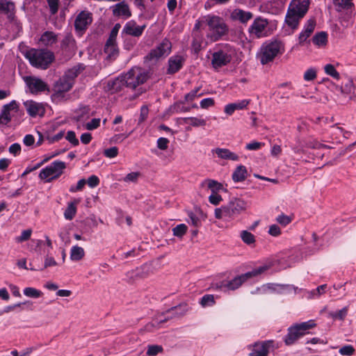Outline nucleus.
Wrapping results in <instances>:
<instances>
[{"label":"nucleus","mask_w":356,"mask_h":356,"mask_svg":"<svg viewBox=\"0 0 356 356\" xmlns=\"http://www.w3.org/2000/svg\"><path fill=\"white\" fill-rule=\"evenodd\" d=\"M113 13L115 16L120 17L123 19H127L131 15L129 8L124 1H122L113 6Z\"/></svg>","instance_id":"23"},{"label":"nucleus","mask_w":356,"mask_h":356,"mask_svg":"<svg viewBox=\"0 0 356 356\" xmlns=\"http://www.w3.org/2000/svg\"><path fill=\"white\" fill-rule=\"evenodd\" d=\"M187 230L188 227L185 224H179L172 229L173 235L178 238H182Z\"/></svg>","instance_id":"42"},{"label":"nucleus","mask_w":356,"mask_h":356,"mask_svg":"<svg viewBox=\"0 0 356 356\" xmlns=\"http://www.w3.org/2000/svg\"><path fill=\"white\" fill-rule=\"evenodd\" d=\"M139 176L140 173L138 172H132L131 173H129L127 176H125L122 179V181L126 183L136 182Z\"/></svg>","instance_id":"52"},{"label":"nucleus","mask_w":356,"mask_h":356,"mask_svg":"<svg viewBox=\"0 0 356 356\" xmlns=\"http://www.w3.org/2000/svg\"><path fill=\"white\" fill-rule=\"evenodd\" d=\"M204 18L209 29L213 32L212 39L213 40H217L227 33L228 26L222 17L209 15Z\"/></svg>","instance_id":"8"},{"label":"nucleus","mask_w":356,"mask_h":356,"mask_svg":"<svg viewBox=\"0 0 356 356\" xmlns=\"http://www.w3.org/2000/svg\"><path fill=\"white\" fill-rule=\"evenodd\" d=\"M80 202V200L75 199L74 201L67 204V207L64 211V217L67 220H71L74 218L76 213V205Z\"/></svg>","instance_id":"29"},{"label":"nucleus","mask_w":356,"mask_h":356,"mask_svg":"<svg viewBox=\"0 0 356 356\" xmlns=\"http://www.w3.org/2000/svg\"><path fill=\"white\" fill-rule=\"evenodd\" d=\"M273 289L280 293H290L292 291H294L295 293H296L297 291L298 290V288L296 286H294L293 285L287 284V285H277L276 288H273Z\"/></svg>","instance_id":"39"},{"label":"nucleus","mask_w":356,"mask_h":356,"mask_svg":"<svg viewBox=\"0 0 356 356\" xmlns=\"http://www.w3.org/2000/svg\"><path fill=\"white\" fill-rule=\"evenodd\" d=\"M264 145V143L253 141L250 143H248L245 146V148L248 150H257L260 149Z\"/></svg>","instance_id":"64"},{"label":"nucleus","mask_w":356,"mask_h":356,"mask_svg":"<svg viewBox=\"0 0 356 356\" xmlns=\"http://www.w3.org/2000/svg\"><path fill=\"white\" fill-rule=\"evenodd\" d=\"M268 22L266 19L257 17L248 28V33L253 38H261L268 35L267 27Z\"/></svg>","instance_id":"12"},{"label":"nucleus","mask_w":356,"mask_h":356,"mask_svg":"<svg viewBox=\"0 0 356 356\" xmlns=\"http://www.w3.org/2000/svg\"><path fill=\"white\" fill-rule=\"evenodd\" d=\"M163 352V348L161 346L159 345H151L148 346L147 350V355L148 356H156L159 353Z\"/></svg>","instance_id":"43"},{"label":"nucleus","mask_w":356,"mask_h":356,"mask_svg":"<svg viewBox=\"0 0 356 356\" xmlns=\"http://www.w3.org/2000/svg\"><path fill=\"white\" fill-rule=\"evenodd\" d=\"M245 208L246 203L244 200L239 198H233L227 204L216 208L214 214L217 219L225 218L227 220H232L245 211Z\"/></svg>","instance_id":"2"},{"label":"nucleus","mask_w":356,"mask_h":356,"mask_svg":"<svg viewBox=\"0 0 356 356\" xmlns=\"http://www.w3.org/2000/svg\"><path fill=\"white\" fill-rule=\"evenodd\" d=\"M18 111L19 104L15 100H13L9 104L4 105L0 115V124H7Z\"/></svg>","instance_id":"17"},{"label":"nucleus","mask_w":356,"mask_h":356,"mask_svg":"<svg viewBox=\"0 0 356 356\" xmlns=\"http://www.w3.org/2000/svg\"><path fill=\"white\" fill-rule=\"evenodd\" d=\"M272 343V341H264L248 346V350H250L248 356H267Z\"/></svg>","instance_id":"18"},{"label":"nucleus","mask_w":356,"mask_h":356,"mask_svg":"<svg viewBox=\"0 0 356 356\" xmlns=\"http://www.w3.org/2000/svg\"><path fill=\"white\" fill-rule=\"evenodd\" d=\"M24 108L27 113L32 118L44 116L47 104L43 102H38L34 100H27L24 102Z\"/></svg>","instance_id":"16"},{"label":"nucleus","mask_w":356,"mask_h":356,"mask_svg":"<svg viewBox=\"0 0 356 356\" xmlns=\"http://www.w3.org/2000/svg\"><path fill=\"white\" fill-rule=\"evenodd\" d=\"M75 40L71 34H67L62 41V46L68 47L70 49H74Z\"/></svg>","instance_id":"44"},{"label":"nucleus","mask_w":356,"mask_h":356,"mask_svg":"<svg viewBox=\"0 0 356 356\" xmlns=\"http://www.w3.org/2000/svg\"><path fill=\"white\" fill-rule=\"evenodd\" d=\"M126 83V87L135 89L137 86L145 83L148 77L146 71L140 67H132L128 72L122 74Z\"/></svg>","instance_id":"10"},{"label":"nucleus","mask_w":356,"mask_h":356,"mask_svg":"<svg viewBox=\"0 0 356 356\" xmlns=\"http://www.w3.org/2000/svg\"><path fill=\"white\" fill-rule=\"evenodd\" d=\"M248 176V171L245 166L243 165H238L232 174V179L234 182L244 181Z\"/></svg>","instance_id":"30"},{"label":"nucleus","mask_w":356,"mask_h":356,"mask_svg":"<svg viewBox=\"0 0 356 356\" xmlns=\"http://www.w3.org/2000/svg\"><path fill=\"white\" fill-rule=\"evenodd\" d=\"M24 79L29 92L33 95H38L49 90L47 83L40 78L26 76Z\"/></svg>","instance_id":"14"},{"label":"nucleus","mask_w":356,"mask_h":356,"mask_svg":"<svg viewBox=\"0 0 356 356\" xmlns=\"http://www.w3.org/2000/svg\"><path fill=\"white\" fill-rule=\"evenodd\" d=\"M335 5L341 8H349L352 6L351 0H333Z\"/></svg>","instance_id":"60"},{"label":"nucleus","mask_w":356,"mask_h":356,"mask_svg":"<svg viewBox=\"0 0 356 356\" xmlns=\"http://www.w3.org/2000/svg\"><path fill=\"white\" fill-rule=\"evenodd\" d=\"M65 168L66 163L65 162L59 160L54 161L40 170L39 177L46 182H50L58 179L63 173Z\"/></svg>","instance_id":"9"},{"label":"nucleus","mask_w":356,"mask_h":356,"mask_svg":"<svg viewBox=\"0 0 356 356\" xmlns=\"http://www.w3.org/2000/svg\"><path fill=\"white\" fill-rule=\"evenodd\" d=\"M207 183L208 189L211 191V193H218L220 191H223L224 188L222 184L213 179H207L205 181Z\"/></svg>","instance_id":"36"},{"label":"nucleus","mask_w":356,"mask_h":356,"mask_svg":"<svg viewBox=\"0 0 356 356\" xmlns=\"http://www.w3.org/2000/svg\"><path fill=\"white\" fill-rule=\"evenodd\" d=\"M269 266L267 265L259 266L257 268L253 269L252 271L238 275L230 281L223 282L219 287L222 290H236L246 280L262 274L267 270Z\"/></svg>","instance_id":"5"},{"label":"nucleus","mask_w":356,"mask_h":356,"mask_svg":"<svg viewBox=\"0 0 356 356\" xmlns=\"http://www.w3.org/2000/svg\"><path fill=\"white\" fill-rule=\"evenodd\" d=\"M253 17V14L250 11H245L240 8L234 9L231 13L229 18L234 22H238L245 24Z\"/></svg>","instance_id":"20"},{"label":"nucleus","mask_w":356,"mask_h":356,"mask_svg":"<svg viewBox=\"0 0 356 356\" xmlns=\"http://www.w3.org/2000/svg\"><path fill=\"white\" fill-rule=\"evenodd\" d=\"M100 122V118H93L91 121L85 124V127L87 130H94L99 127Z\"/></svg>","instance_id":"50"},{"label":"nucleus","mask_w":356,"mask_h":356,"mask_svg":"<svg viewBox=\"0 0 356 356\" xmlns=\"http://www.w3.org/2000/svg\"><path fill=\"white\" fill-rule=\"evenodd\" d=\"M86 184H88L90 188H95L99 185V179L96 175H91L86 181Z\"/></svg>","instance_id":"61"},{"label":"nucleus","mask_w":356,"mask_h":356,"mask_svg":"<svg viewBox=\"0 0 356 356\" xmlns=\"http://www.w3.org/2000/svg\"><path fill=\"white\" fill-rule=\"evenodd\" d=\"M316 19L312 17L307 21L304 26V29L299 35V43L302 44L312 35L316 27Z\"/></svg>","instance_id":"21"},{"label":"nucleus","mask_w":356,"mask_h":356,"mask_svg":"<svg viewBox=\"0 0 356 356\" xmlns=\"http://www.w3.org/2000/svg\"><path fill=\"white\" fill-rule=\"evenodd\" d=\"M31 65L42 70L47 69L54 60V54L48 50L31 49L23 52Z\"/></svg>","instance_id":"3"},{"label":"nucleus","mask_w":356,"mask_h":356,"mask_svg":"<svg viewBox=\"0 0 356 356\" xmlns=\"http://www.w3.org/2000/svg\"><path fill=\"white\" fill-rule=\"evenodd\" d=\"M347 314H348V307H345L343 309H341L336 312L331 313L330 316L333 318H335V319L343 320L345 318V317L346 316Z\"/></svg>","instance_id":"48"},{"label":"nucleus","mask_w":356,"mask_h":356,"mask_svg":"<svg viewBox=\"0 0 356 356\" xmlns=\"http://www.w3.org/2000/svg\"><path fill=\"white\" fill-rule=\"evenodd\" d=\"M120 28H121V26L120 24H118V23L115 24L110 33V35H109V37H108L107 41H109V42H116L117 35L118 34V32H119Z\"/></svg>","instance_id":"49"},{"label":"nucleus","mask_w":356,"mask_h":356,"mask_svg":"<svg viewBox=\"0 0 356 356\" xmlns=\"http://www.w3.org/2000/svg\"><path fill=\"white\" fill-rule=\"evenodd\" d=\"M92 15L88 10L80 12L75 18L74 28L76 33L81 35L92 23Z\"/></svg>","instance_id":"13"},{"label":"nucleus","mask_w":356,"mask_h":356,"mask_svg":"<svg viewBox=\"0 0 356 356\" xmlns=\"http://www.w3.org/2000/svg\"><path fill=\"white\" fill-rule=\"evenodd\" d=\"M65 138L74 146L79 145V140L76 138V134L73 131H67Z\"/></svg>","instance_id":"57"},{"label":"nucleus","mask_w":356,"mask_h":356,"mask_svg":"<svg viewBox=\"0 0 356 356\" xmlns=\"http://www.w3.org/2000/svg\"><path fill=\"white\" fill-rule=\"evenodd\" d=\"M324 71L326 74L332 76L336 80L340 79L339 73L336 70L334 66L332 64H327L324 66Z\"/></svg>","instance_id":"40"},{"label":"nucleus","mask_w":356,"mask_h":356,"mask_svg":"<svg viewBox=\"0 0 356 356\" xmlns=\"http://www.w3.org/2000/svg\"><path fill=\"white\" fill-rule=\"evenodd\" d=\"M184 58L179 55L171 56L168 60V74H174L178 72L183 66Z\"/></svg>","instance_id":"22"},{"label":"nucleus","mask_w":356,"mask_h":356,"mask_svg":"<svg viewBox=\"0 0 356 356\" xmlns=\"http://www.w3.org/2000/svg\"><path fill=\"white\" fill-rule=\"evenodd\" d=\"M222 201V197L218 193L211 194L209 196V202L214 206L219 205Z\"/></svg>","instance_id":"53"},{"label":"nucleus","mask_w":356,"mask_h":356,"mask_svg":"<svg viewBox=\"0 0 356 356\" xmlns=\"http://www.w3.org/2000/svg\"><path fill=\"white\" fill-rule=\"evenodd\" d=\"M86 184V180L84 179H80L76 186L72 185L70 186L69 191L71 193H76L77 191H81L84 188Z\"/></svg>","instance_id":"51"},{"label":"nucleus","mask_w":356,"mask_h":356,"mask_svg":"<svg viewBox=\"0 0 356 356\" xmlns=\"http://www.w3.org/2000/svg\"><path fill=\"white\" fill-rule=\"evenodd\" d=\"M168 143L169 140L166 138L161 137L157 140V147L162 150H165L168 148Z\"/></svg>","instance_id":"62"},{"label":"nucleus","mask_w":356,"mask_h":356,"mask_svg":"<svg viewBox=\"0 0 356 356\" xmlns=\"http://www.w3.org/2000/svg\"><path fill=\"white\" fill-rule=\"evenodd\" d=\"M276 220L282 226H286L291 222V218L288 216L281 214L277 217Z\"/></svg>","instance_id":"56"},{"label":"nucleus","mask_w":356,"mask_h":356,"mask_svg":"<svg viewBox=\"0 0 356 356\" xmlns=\"http://www.w3.org/2000/svg\"><path fill=\"white\" fill-rule=\"evenodd\" d=\"M241 237L243 241L248 245H250L254 242V235L248 231L241 232Z\"/></svg>","instance_id":"47"},{"label":"nucleus","mask_w":356,"mask_h":356,"mask_svg":"<svg viewBox=\"0 0 356 356\" xmlns=\"http://www.w3.org/2000/svg\"><path fill=\"white\" fill-rule=\"evenodd\" d=\"M58 1L59 0H47L48 5L50 9V12L52 15L57 13L58 9Z\"/></svg>","instance_id":"59"},{"label":"nucleus","mask_w":356,"mask_h":356,"mask_svg":"<svg viewBox=\"0 0 356 356\" xmlns=\"http://www.w3.org/2000/svg\"><path fill=\"white\" fill-rule=\"evenodd\" d=\"M118 154V149L116 147H112L106 149L104 152V154L108 158H115Z\"/></svg>","instance_id":"58"},{"label":"nucleus","mask_w":356,"mask_h":356,"mask_svg":"<svg viewBox=\"0 0 356 356\" xmlns=\"http://www.w3.org/2000/svg\"><path fill=\"white\" fill-rule=\"evenodd\" d=\"M309 6V0H293L289 4L286 14V24L292 29H296L298 27L300 20L307 13Z\"/></svg>","instance_id":"1"},{"label":"nucleus","mask_w":356,"mask_h":356,"mask_svg":"<svg viewBox=\"0 0 356 356\" xmlns=\"http://www.w3.org/2000/svg\"><path fill=\"white\" fill-rule=\"evenodd\" d=\"M316 77V70L314 68L308 69L304 74V79L309 81H313Z\"/></svg>","instance_id":"54"},{"label":"nucleus","mask_w":356,"mask_h":356,"mask_svg":"<svg viewBox=\"0 0 356 356\" xmlns=\"http://www.w3.org/2000/svg\"><path fill=\"white\" fill-rule=\"evenodd\" d=\"M108 87L111 92H118L126 87V83L123 75L119 76L112 81H108Z\"/></svg>","instance_id":"26"},{"label":"nucleus","mask_w":356,"mask_h":356,"mask_svg":"<svg viewBox=\"0 0 356 356\" xmlns=\"http://www.w3.org/2000/svg\"><path fill=\"white\" fill-rule=\"evenodd\" d=\"M145 28V24L139 26L134 20H130L127 22L124 26L122 31V34L138 38L143 34Z\"/></svg>","instance_id":"19"},{"label":"nucleus","mask_w":356,"mask_h":356,"mask_svg":"<svg viewBox=\"0 0 356 356\" xmlns=\"http://www.w3.org/2000/svg\"><path fill=\"white\" fill-rule=\"evenodd\" d=\"M85 252L83 248L78 245H74L70 250V259L72 261H78L83 258Z\"/></svg>","instance_id":"32"},{"label":"nucleus","mask_w":356,"mask_h":356,"mask_svg":"<svg viewBox=\"0 0 356 356\" xmlns=\"http://www.w3.org/2000/svg\"><path fill=\"white\" fill-rule=\"evenodd\" d=\"M171 42L168 40L164 39L155 48L151 50L146 56L145 59L151 62H156L168 56L171 52Z\"/></svg>","instance_id":"11"},{"label":"nucleus","mask_w":356,"mask_h":356,"mask_svg":"<svg viewBox=\"0 0 356 356\" xmlns=\"http://www.w3.org/2000/svg\"><path fill=\"white\" fill-rule=\"evenodd\" d=\"M327 287V284H322L318 286L316 289L309 292V298H317L320 297L322 294L325 293Z\"/></svg>","instance_id":"41"},{"label":"nucleus","mask_w":356,"mask_h":356,"mask_svg":"<svg viewBox=\"0 0 356 356\" xmlns=\"http://www.w3.org/2000/svg\"><path fill=\"white\" fill-rule=\"evenodd\" d=\"M90 116V108L88 106H83L75 111L74 118L77 121H83Z\"/></svg>","instance_id":"34"},{"label":"nucleus","mask_w":356,"mask_h":356,"mask_svg":"<svg viewBox=\"0 0 356 356\" xmlns=\"http://www.w3.org/2000/svg\"><path fill=\"white\" fill-rule=\"evenodd\" d=\"M215 101L213 98L202 99V108H209L213 106Z\"/></svg>","instance_id":"63"},{"label":"nucleus","mask_w":356,"mask_h":356,"mask_svg":"<svg viewBox=\"0 0 356 356\" xmlns=\"http://www.w3.org/2000/svg\"><path fill=\"white\" fill-rule=\"evenodd\" d=\"M314 327H316V323L314 320L291 325L288 328V333L284 338L286 345H293L297 340L305 335L307 333V330Z\"/></svg>","instance_id":"4"},{"label":"nucleus","mask_w":356,"mask_h":356,"mask_svg":"<svg viewBox=\"0 0 356 356\" xmlns=\"http://www.w3.org/2000/svg\"><path fill=\"white\" fill-rule=\"evenodd\" d=\"M104 51L110 58H115L118 54V47L116 42L106 41Z\"/></svg>","instance_id":"31"},{"label":"nucleus","mask_w":356,"mask_h":356,"mask_svg":"<svg viewBox=\"0 0 356 356\" xmlns=\"http://www.w3.org/2000/svg\"><path fill=\"white\" fill-rule=\"evenodd\" d=\"M32 234V230L31 229L23 230L21 235L17 236L15 240L17 243H22L29 240Z\"/></svg>","instance_id":"45"},{"label":"nucleus","mask_w":356,"mask_h":356,"mask_svg":"<svg viewBox=\"0 0 356 356\" xmlns=\"http://www.w3.org/2000/svg\"><path fill=\"white\" fill-rule=\"evenodd\" d=\"M234 49L228 44L220 45L216 47L213 53L211 63L215 68H218L228 64L231 60Z\"/></svg>","instance_id":"7"},{"label":"nucleus","mask_w":356,"mask_h":356,"mask_svg":"<svg viewBox=\"0 0 356 356\" xmlns=\"http://www.w3.org/2000/svg\"><path fill=\"white\" fill-rule=\"evenodd\" d=\"M187 311V305L185 304H181L178 306H176L175 307L171 308L170 309L168 310L165 315H167L166 317L163 318V315H161L158 320V323H163L166 321L170 317H171V314H176V315H183Z\"/></svg>","instance_id":"25"},{"label":"nucleus","mask_w":356,"mask_h":356,"mask_svg":"<svg viewBox=\"0 0 356 356\" xmlns=\"http://www.w3.org/2000/svg\"><path fill=\"white\" fill-rule=\"evenodd\" d=\"M23 293L26 297L38 298L42 296L43 293L33 287H26L23 290Z\"/></svg>","instance_id":"38"},{"label":"nucleus","mask_w":356,"mask_h":356,"mask_svg":"<svg viewBox=\"0 0 356 356\" xmlns=\"http://www.w3.org/2000/svg\"><path fill=\"white\" fill-rule=\"evenodd\" d=\"M312 42L318 47L325 46L327 42V34L324 31L317 33L313 37Z\"/></svg>","instance_id":"33"},{"label":"nucleus","mask_w":356,"mask_h":356,"mask_svg":"<svg viewBox=\"0 0 356 356\" xmlns=\"http://www.w3.org/2000/svg\"><path fill=\"white\" fill-rule=\"evenodd\" d=\"M213 151L222 159L234 161L239 159V156L236 154L226 148H216Z\"/></svg>","instance_id":"27"},{"label":"nucleus","mask_w":356,"mask_h":356,"mask_svg":"<svg viewBox=\"0 0 356 356\" xmlns=\"http://www.w3.org/2000/svg\"><path fill=\"white\" fill-rule=\"evenodd\" d=\"M215 304L213 295L207 294L202 297V307H211Z\"/></svg>","instance_id":"46"},{"label":"nucleus","mask_w":356,"mask_h":356,"mask_svg":"<svg viewBox=\"0 0 356 356\" xmlns=\"http://www.w3.org/2000/svg\"><path fill=\"white\" fill-rule=\"evenodd\" d=\"M15 9V5L8 0H0V13H10Z\"/></svg>","instance_id":"37"},{"label":"nucleus","mask_w":356,"mask_h":356,"mask_svg":"<svg viewBox=\"0 0 356 356\" xmlns=\"http://www.w3.org/2000/svg\"><path fill=\"white\" fill-rule=\"evenodd\" d=\"M81 70V69L80 65L74 66L72 68H70L68 70H67L63 76L74 84V79L80 73Z\"/></svg>","instance_id":"35"},{"label":"nucleus","mask_w":356,"mask_h":356,"mask_svg":"<svg viewBox=\"0 0 356 356\" xmlns=\"http://www.w3.org/2000/svg\"><path fill=\"white\" fill-rule=\"evenodd\" d=\"M73 83L66 79L64 76L60 77L54 84V92L51 95L53 100H60L64 97V94L73 86Z\"/></svg>","instance_id":"15"},{"label":"nucleus","mask_w":356,"mask_h":356,"mask_svg":"<svg viewBox=\"0 0 356 356\" xmlns=\"http://www.w3.org/2000/svg\"><path fill=\"white\" fill-rule=\"evenodd\" d=\"M250 102V100L249 99H243L234 103L228 104L225 106L224 111L228 115H232L235 111L246 108Z\"/></svg>","instance_id":"24"},{"label":"nucleus","mask_w":356,"mask_h":356,"mask_svg":"<svg viewBox=\"0 0 356 356\" xmlns=\"http://www.w3.org/2000/svg\"><path fill=\"white\" fill-rule=\"evenodd\" d=\"M355 352L354 348L351 345H347L341 347L339 353L342 355H352Z\"/></svg>","instance_id":"55"},{"label":"nucleus","mask_w":356,"mask_h":356,"mask_svg":"<svg viewBox=\"0 0 356 356\" xmlns=\"http://www.w3.org/2000/svg\"><path fill=\"white\" fill-rule=\"evenodd\" d=\"M58 41V35L52 31H45L40 38V42L44 46H52Z\"/></svg>","instance_id":"28"},{"label":"nucleus","mask_w":356,"mask_h":356,"mask_svg":"<svg viewBox=\"0 0 356 356\" xmlns=\"http://www.w3.org/2000/svg\"><path fill=\"white\" fill-rule=\"evenodd\" d=\"M284 51V47L281 42L275 40L265 43L261 47L259 58L261 64L265 65L273 60V59Z\"/></svg>","instance_id":"6"}]
</instances>
